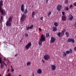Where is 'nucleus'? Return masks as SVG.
Returning a JSON list of instances; mask_svg holds the SVG:
<instances>
[{
  "mask_svg": "<svg viewBox=\"0 0 76 76\" xmlns=\"http://www.w3.org/2000/svg\"><path fill=\"white\" fill-rule=\"evenodd\" d=\"M69 50H67L66 52V53L69 54L70 53H72V50L71 49H69Z\"/></svg>",
  "mask_w": 76,
  "mask_h": 76,
  "instance_id": "nucleus-12",
  "label": "nucleus"
},
{
  "mask_svg": "<svg viewBox=\"0 0 76 76\" xmlns=\"http://www.w3.org/2000/svg\"><path fill=\"white\" fill-rule=\"evenodd\" d=\"M25 35L26 37H26H28V34H25Z\"/></svg>",
  "mask_w": 76,
  "mask_h": 76,
  "instance_id": "nucleus-30",
  "label": "nucleus"
},
{
  "mask_svg": "<svg viewBox=\"0 0 76 76\" xmlns=\"http://www.w3.org/2000/svg\"><path fill=\"white\" fill-rule=\"evenodd\" d=\"M25 14L23 15L21 17L20 22L21 23H23V21L25 20Z\"/></svg>",
  "mask_w": 76,
  "mask_h": 76,
  "instance_id": "nucleus-5",
  "label": "nucleus"
},
{
  "mask_svg": "<svg viewBox=\"0 0 76 76\" xmlns=\"http://www.w3.org/2000/svg\"><path fill=\"white\" fill-rule=\"evenodd\" d=\"M48 0H47V1H46V2L47 3H48Z\"/></svg>",
  "mask_w": 76,
  "mask_h": 76,
  "instance_id": "nucleus-47",
  "label": "nucleus"
},
{
  "mask_svg": "<svg viewBox=\"0 0 76 76\" xmlns=\"http://www.w3.org/2000/svg\"><path fill=\"white\" fill-rule=\"evenodd\" d=\"M72 5H70L69 7H70V8H72Z\"/></svg>",
  "mask_w": 76,
  "mask_h": 76,
  "instance_id": "nucleus-43",
  "label": "nucleus"
},
{
  "mask_svg": "<svg viewBox=\"0 0 76 76\" xmlns=\"http://www.w3.org/2000/svg\"><path fill=\"white\" fill-rule=\"evenodd\" d=\"M51 14V12H49L48 14V16Z\"/></svg>",
  "mask_w": 76,
  "mask_h": 76,
  "instance_id": "nucleus-36",
  "label": "nucleus"
},
{
  "mask_svg": "<svg viewBox=\"0 0 76 76\" xmlns=\"http://www.w3.org/2000/svg\"><path fill=\"white\" fill-rule=\"evenodd\" d=\"M39 45H42V41L40 40L39 42Z\"/></svg>",
  "mask_w": 76,
  "mask_h": 76,
  "instance_id": "nucleus-19",
  "label": "nucleus"
},
{
  "mask_svg": "<svg viewBox=\"0 0 76 76\" xmlns=\"http://www.w3.org/2000/svg\"><path fill=\"white\" fill-rule=\"evenodd\" d=\"M67 41H68V42H71V39H68Z\"/></svg>",
  "mask_w": 76,
  "mask_h": 76,
  "instance_id": "nucleus-26",
  "label": "nucleus"
},
{
  "mask_svg": "<svg viewBox=\"0 0 76 76\" xmlns=\"http://www.w3.org/2000/svg\"><path fill=\"white\" fill-rule=\"evenodd\" d=\"M21 10L22 12H23L25 10V6L23 4H22L21 5Z\"/></svg>",
  "mask_w": 76,
  "mask_h": 76,
  "instance_id": "nucleus-9",
  "label": "nucleus"
},
{
  "mask_svg": "<svg viewBox=\"0 0 76 76\" xmlns=\"http://www.w3.org/2000/svg\"><path fill=\"white\" fill-rule=\"evenodd\" d=\"M65 31H66V30L65 29H64L62 31V33L63 34H64V32H65Z\"/></svg>",
  "mask_w": 76,
  "mask_h": 76,
  "instance_id": "nucleus-27",
  "label": "nucleus"
},
{
  "mask_svg": "<svg viewBox=\"0 0 76 76\" xmlns=\"http://www.w3.org/2000/svg\"><path fill=\"white\" fill-rule=\"evenodd\" d=\"M54 25L56 26H58V23L57 22H55L54 23Z\"/></svg>",
  "mask_w": 76,
  "mask_h": 76,
  "instance_id": "nucleus-23",
  "label": "nucleus"
},
{
  "mask_svg": "<svg viewBox=\"0 0 76 76\" xmlns=\"http://www.w3.org/2000/svg\"><path fill=\"white\" fill-rule=\"evenodd\" d=\"M1 58L0 57V63L1 64H2V61H1Z\"/></svg>",
  "mask_w": 76,
  "mask_h": 76,
  "instance_id": "nucleus-37",
  "label": "nucleus"
},
{
  "mask_svg": "<svg viewBox=\"0 0 76 76\" xmlns=\"http://www.w3.org/2000/svg\"><path fill=\"white\" fill-rule=\"evenodd\" d=\"M65 10H66V11H67V10H69V7L67 6L66 7H65Z\"/></svg>",
  "mask_w": 76,
  "mask_h": 76,
  "instance_id": "nucleus-24",
  "label": "nucleus"
},
{
  "mask_svg": "<svg viewBox=\"0 0 76 76\" xmlns=\"http://www.w3.org/2000/svg\"><path fill=\"white\" fill-rule=\"evenodd\" d=\"M0 76H1V75H0Z\"/></svg>",
  "mask_w": 76,
  "mask_h": 76,
  "instance_id": "nucleus-56",
  "label": "nucleus"
},
{
  "mask_svg": "<svg viewBox=\"0 0 76 76\" xmlns=\"http://www.w3.org/2000/svg\"><path fill=\"white\" fill-rule=\"evenodd\" d=\"M62 14L63 15V16H64V12H62Z\"/></svg>",
  "mask_w": 76,
  "mask_h": 76,
  "instance_id": "nucleus-38",
  "label": "nucleus"
},
{
  "mask_svg": "<svg viewBox=\"0 0 76 76\" xmlns=\"http://www.w3.org/2000/svg\"><path fill=\"white\" fill-rule=\"evenodd\" d=\"M30 64H31V62L28 61L27 63V66H30Z\"/></svg>",
  "mask_w": 76,
  "mask_h": 76,
  "instance_id": "nucleus-20",
  "label": "nucleus"
},
{
  "mask_svg": "<svg viewBox=\"0 0 76 76\" xmlns=\"http://www.w3.org/2000/svg\"><path fill=\"white\" fill-rule=\"evenodd\" d=\"M50 58V56L46 54L44 56V58L46 60H48L49 58Z\"/></svg>",
  "mask_w": 76,
  "mask_h": 76,
  "instance_id": "nucleus-6",
  "label": "nucleus"
},
{
  "mask_svg": "<svg viewBox=\"0 0 76 76\" xmlns=\"http://www.w3.org/2000/svg\"><path fill=\"white\" fill-rule=\"evenodd\" d=\"M51 66L52 70H55L56 68V67L54 65H52Z\"/></svg>",
  "mask_w": 76,
  "mask_h": 76,
  "instance_id": "nucleus-13",
  "label": "nucleus"
},
{
  "mask_svg": "<svg viewBox=\"0 0 76 76\" xmlns=\"http://www.w3.org/2000/svg\"><path fill=\"white\" fill-rule=\"evenodd\" d=\"M62 7V6L60 5L58 6L57 7V9L58 10V11H60L61 10V9Z\"/></svg>",
  "mask_w": 76,
  "mask_h": 76,
  "instance_id": "nucleus-10",
  "label": "nucleus"
},
{
  "mask_svg": "<svg viewBox=\"0 0 76 76\" xmlns=\"http://www.w3.org/2000/svg\"><path fill=\"white\" fill-rule=\"evenodd\" d=\"M46 37H50V35L48 33H46Z\"/></svg>",
  "mask_w": 76,
  "mask_h": 76,
  "instance_id": "nucleus-25",
  "label": "nucleus"
},
{
  "mask_svg": "<svg viewBox=\"0 0 76 76\" xmlns=\"http://www.w3.org/2000/svg\"><path fill=\"white\" fill-rule=\"evenodd\" d=\"M68 3H69V1H68L67 0H66L65 1V3H66V4H67Z\"/></svg>",
  "mask_w": 76,
  "mask_h": 76,
  "instance_id": "nucleus-31",
  "label": "nucleus"
},
{
  "mask_svg": "<svg viewBox=\"0 0 76 76\" xmlns=\"http://www.w3.org/2000/svg\"><path fill=\"white\" fill-rule=\"evenodd\" d=\"M39 32H41V31H42V29H41V28H39Z\"/></svg>",
  "mask_w": 76,
  "mask_h": 76,
  "instance_id": "nucleus-32",
  "label": "nucleus"
},
{
  "mask_svg": "<svg viewBox=\"0 0 76 76\" xmlns=\"http://www.w3.org/2000/svg\"><path fill=\"white\" fill-rule=\"evenodd\" d=\"M1 20H3V16H1Z\"/></svg>",
  "mask_w": 76,
  "mask_h": 76,
  "instance_id": "nucleus-42",
  "label": "nucleus"
},
{
  "mask_svg": "<svg viewBox=\"0 0 76 76\" xmlns=\"http://www.w3.org/2000/svg\"><path fill=\"white\" fill-rule=\"evenodd\" d=\"M56 41V39H55V38L53 37H51L50 40V42L51 43L54 42V41Z\"/></svg>",
  "mask_w": 76,
  "mask_h": 76,
  "instance_id": "nucleus-8",
  "label": "nucleus"
},
{
  "mask_svg": "<svg viewBox=\"0 0 76 76\" xmlns=\"http://www.w3.org/2000/svg\"><path fill=\"white\" fill-rule=\"evenodd\" d=\"M26 13H27V9H26L25 11L24 12V14H26Z\"/></svg>",
  "mask_w": 76,
  "mask_h": 76,
  "instance_id": "nucleus-28",
  "label": "nucleus"
},
{
  "mask_svg": "<svg viewBox=\"0 0 76 76\" xmlns=\"http://www.w3.org/2000/svg\"><path fill=\"white\" fill-rule=\"evenodd\" d=\"M74 50L75 51H76V47H75L74 48Z\"/></svg>",
  "mask_w": 76,
  "mask_h": 76,
  "instance_id": "nucleus-45",
  "label": "nucleus"
},
{
  "mask_svg": "<svg viewBox=\"0 0 76 76\" xmlns=\"http://www.w3.org/2000/svg\"><path fill=\"white\" fill-rule=\"evenodd\" d=\"M4 60H6V59H4Z\"/></svg>",
  "mask_w": 76,
  "mask_h": 76,
  "instance_id": "nucleus-57",
  "label": "nucleus"
},
{
  "mask_svg": "<svg viewBox=\"0 0 76 76\" xmlns=\"http://www.w3.org/2000/svg\"><path fill=\"white\" fill-rule=\"evenodd\" d=\"M18 76H22V75H20Z\"/></svg>",
  "mask_w": 76,
  "mask_h": 76,
  "instance_id": "nucleus-53",
  "label": "nucleus"
},
{
  "mask_svg": "<svg viewBox=\"0 0 76 76\" xmlns=\"http://www.w3.org/2000/svg\"><path fill=\"white\" fill-rule=\"evenodd\" d=\"M11 69H12V68H13V67H12V66H11Z\"/></svg>",
  "mask_w": 76,
  "mask_h": 76,
  "instance_id": "nucleus-49",
  "label": "nucleus"
},
{
  "mask_svg": "<svg viewBox=\"0 0 76 76\" xmlns=\"http://www.w3.org/2000/svg\"><path fill=\"white\" fill-rule=\"evenodd\" d=\"M7 72H9V69H8L7 71Z\"/></svg>",
  "mask_w": 76,
  "mask_h": 76,
  "instance_id": "nucleus-50",
  "label": "nucleus"
},
{
  "mask_svg": "<svg viewBox=\"0 0 76 76\" xmlns=\"http://www.w3.org/2000/svg\"><path fill=\"white\" fill-rule=\"evenodd\" d=\"M0 22H1V21L0 19Z\"/></svg>",
  "mask_w": 76,
  "mask_h": 76,
  "instance_id": "nucleus-54",
  "label": "nucleus"
},
{
  "mask_svg": "<svg viewBox=\"0 0 76 76\" xmlns=\"http://www.w3.org/2000/svg\"><path fill=\"white\" fill-rule=\"evenodd\" d=\"M37 72L38 74H41V73H42V71L41 69H38L37 70Z\"/></svg>",
  "mask_w": 76,
  "mask_h": 76,
  "instance_id": "nucleus-14",
  "label": "nucleus"
},
{
  "mask_svg": "<svg viewBox=\"0 0 76 76\" xmlns=\"http://www.w3.org/2000/svg\"><path fill=\"white\" fill-rule=\"evenodd\" d=\"M65 35H66V37H68L69 36V33L67 32H66L65 33Z\"/></svg>",
  "mask_w": 76,
  "mask_h": 76,
  "instance_id": "nucleus-21",
  "label": "nucleus"
},
{
  "mask_svg": "<svg viewBox=\"0 0 76 76\" xmlns=\"http://www.w3.org/2000/svg\"><path fill=\"white\" fill-rule=\"evenodd\" d=\"M15 57H17L18 56V54H16L15 55Z\"/></svg>",
  "mask_w": 76,
  "mask_h": 76,
  "instance_id": "nucleus-44",
  "label": "nucleus"
},
{
  "mask_svg": "<svg viewBox=\"0 0 76 76\" xmlns=\"http://www.w3.org/2000/svg\"><path fill=\"white\" fill-rule=\"evenodd\" d=\"M4 64L6 66H7V65H6V63H4Z\"/></svg>",
  "mask_w": 76,
  "mask_h": 76,
  "instance_id": "nucleus-48",
  "label": "nucleus"
},
{
  "mask_svg": "<svg viewBox=\"0 0 76 76\" xmlns=\"http://www.w3.org/2000/svg\"><path fill=\"white\" fill-rule=\"evenodd\" d=\"M62 20H66V17L64 15H63L62 17Z\"/></svg>",
  "mask_w": 76,
  "mask_h": 76,
  "instance_id": "nucleus-15",
  "label": "nucleus"
},
{
  "mask_svg": "<svg viewBox=\"0 0 76 76\" xmlns=\"http://www.w3.org/2000/svg\"><path fill=\"white\" fill-rule=\"evenodd\" d=\"M31 15L32 17H33L32 18H34V16L35 15V12H33L32 13Z\"/></svg>",
  "mask_w": 76,
  "mask_h": 76,
  "instance_id": "nucleus-16",
  "label": "nucleus"
},
{
  "mask_svg": "<svg viewBox=\"0 0 76 76\" xmlns=\"http://www.w3.org/2000/svg\"><path fill=\"white\" fill-rule=\"evenodd\" d=\"M11 72H13L14 71V69H13V68L12 69H11Z\"/></svg>",
  "mask_w": 76,
  "mask_h": 76,
  "instance_id": "nucleus-41",
  "label": "nucleus"
},
{
  "mask_svg": "<svg viewBox=\"0 0 76 76\" xmlns=\"http://www.w3.org/2000/svg\"><path fill=\"white\" fill-rule=\"evenodd\" d=\"M43 18H44V17H41L40 18V20H43Z\"/></svg>",
  "mask_w": 76,
  "mask_h": 76,
  "instance_id": "nucleus-35",
  "label": "nucleus"
},
{
  "mask_svg": "<svg viewBox=\"0 0 76 76\" xmlns=\"http://www.w3.org/2000/svg\"><path fill=\"white\" fill-rule=\"evenodd\" d=\"M75 40L73 39H71V42H73V43H74L75 42Z\"/></svg>",
  "mask_w": 76,
  "mask_h": 76,
  "instance_id": "nucleus-22",
  "label": "nucleus"
},
{
  "mask_svg": "<svg viewBox=\"0 0 76 76\" xmlns=\"http://www.w3.org/2000/svg\"><path fill=\"white\" fill-rule=\"evenodd\" d=\"M68 19L69 20V21H71V20H72L73 19V17L72 16V15H70Z\"/></svg>",
  "mask_w": 76,
  "mask_h": 76,
  "instance_id": "nucleus-11",
  "label": "nucleus"
},
{
  "mask_svg": "<svg viewBox=\"0 0 76 76\" xmlns=\"http://www.w3.org/2000/svg\"><path fill=\"white\" fill-rule=\"evenodd\" d=\"M33 27H34V25H33V24H31L30 27H29V26H28V27L26 28V30L27 31H28L29 30V29H32Z\"/></svg>",
  "mask_w": 76,
  "mask_h": 76,
  "instance_id": "nucleus-7",
  "label": "nucleus"
},
{
  "mask_svg": "<svg viewBox=\"0 0 76 76\" xmlns=\"http://www.w3.org/2000/svg\"><path fill=\"white\" fill-rule=\"evenodd\" d=\"M3 6V1L2 0L0 1V12L2 15H6V12L5 10L2 9V7Z\"/></svg>",
  "mask_w": 76,
  "mask_h": 76,
  "instance_id": "nucleus-1",
  "label": "nucleus"
},
{
  "mask_svg": "<svg viewBox=\"0 0 76 76\" xmlns=\"http://www.w3.org/2000/svg\"><path fill=\"white\" fill-rule=\"evenodd\" d=\"M3 64H1V67L2 69H3Z\"/></svg>",
  "mask_w": 76,
  "mask_h": 76,
  "instance_id": "nucleus-29",
  "label": "nucleus"
},
{
  "mask_svg": "<svg viewBox=\"0 0 76 76\" xmlns=\"http://www.w3.org/2000/svg\"><path fill=\"white\" fill-rule=\"evenodd\" d=\"M73 5L74 6H76V2H75L73 4Z\"/></svg>",
  "mask_w": 76,
  "mask_h": 76,
  "instance_id": "nucleus-40",
  "label": "nucleus"
},
{
  "mask_svg": "<svg viewBox=\"0 0 76 76\" xmlns=\"http://www.w3.org/2000/svg\"><path fill=\"white\" fill-rule=\"evenodd\" d=\"M42 61L43 62V63H45V61H44V60H42Z\"/></svg>",
  "mask_w": 76,
  "mask_h": 76,
  "instance_id": "nucleus-46",
  "label": "nucleus"
},
{
  "mask_svg": "<svg viewBox=\"0 0 76 76\" xmlns=\"http://www.w3.org/2000/svg\"><path fill=\"white\" fill-rule=\"evenodd\" d=\"M40 41H41L42 42L45 41V35L42 34V35L41 38L40 39Z\"/></svg>",
  "mask_w": 76,
  "mask_h": 76,
  "instance_id": "nucleus-4",
  "label": "nucleus"
},
{
  "mask_svg": "<svg viewBox=\"0 0 76 76\" xmlns=\"http://www.w3.org/2000/svg\"><path fill=\"white\" fill-rule=\"evenodd\" d=\"M12 22V18L10 17L8 19V21H7L6 23V26H12V23L11 22Z\"/></svg>",
  "mask_w": 76,
  "mask_h": 76,
  "instance_id": "nucleus-2",
  "label": "nucleus"
},
{
  "mask_svg": "<svg viewBox=\"0 0 76 76\" xmlns=\"http://www.w3.org/2000/svg\"><path fill=\"white\" fill-rule=\"evenodd\" d=\"M58 35L59 37H60V32L58 33Z\"/></svg>",
  "mask_w": 76,
  "mask_h": 76,
  "instance_id": "nucleus-34",
  "label": "nucleus"
},
{
  "mask_svg": "<svg viewBox=\"0 0 76 76\" xmlns=\"http://www.w3.org/2000/svg\"><path fill=\"white\" fill-rule=\"evenodd\" d=\"M66 56H67V54H66V53H65V52H64L63 54V57H66Z\"/></svg>",
  "mask_w": 76,
  "mask_h": 76,
  "instance_id": "nucleus-18",
  "label": "nucleus"
},
{
  "mask_svg": "<svg viewBox=\"0 0 76 76\" xmlns=\"http://www.w3.org/2000/svg\"><path fill=\"white\" fill-rule=\"evenodd\" d=\"M6 76H12V75H10V73H9L8 74V75H6Z\"/></svg>",
  "mask_w": 76,
  "mask_h": 76,
  "instance_id": "nucleus-33",
  "label": "nucleus"
},
{
  "mask_svg": "<svg viewBox=\"0 0 76 76\" xmlns=\"http://www.w3.org/2000/svg\"><path fill=\"white\" fill-rule=\"evenodd\" d=\"M57 27H53V31H57Z\"/></svg>",
  "mask_w": 76,
  "mask_h": 76,
  "instance_id": "nucleus-17",
  "label": "nucleus"
},
{
  "mask_svg": "<svg viewBox=\"0 0 76 76\" xmlns=\"http://www.w3.org/2000/svg\"><path fill=\"white\" fill-rule=\"evenodd\" d=\"M23 39L22 38H21V40L22 41Z\"/></svg>",
  "mask_w": 76,
  "mask_h": 76,
  "instance_id": "nucleus-52",
  "label": "nucleus"
},
{
  "mask_svg": "<svg viewBox=\"0 0 76 76\" xmlns=\"http://www.w3.org/2000/svg\"><path fill=\"white\" fill-rule=\"evenodd\" d=\"M32 45V44L31 43V42H30L28 43L27 45H26L25 46V49L26 50H29V48H31V46Z\"/></svg>",
  "mask_w": 76,
  "mask_h": 76,
  "instance_id": "nucleus-3",
  "label": "nucleus"
},
{
  "mask_svg": "<svg viewBox=\"0 0 76 76\" xmlns=\"http://www.w3.org/2000/svg\"><path fill=\"white\" fill-rule=\"evenodd\" d=\"M22 40H20V42H22Z\"/></svg>",
  "mask_w": 76,
  "mask_h": 76,
  "instance_id": "nucleus-51",
  "label": "nucleus"
},
{
  "mask_svg": "<svg viewBox=\"0 0 76 76\" xmlns=\"http://www.w3.org/2000/svg\"><path fill=\"white\" fill-rule=\"evenodd\" d=\"M75 37L76 38V36H75Z\"/></svg>",
  "mask_w": 76,
  "mask_h": 76,
  "instance_id": "nucleus-58",
  "label": "nucleus"
},
{
  "mask_svg": "<svg viewBox=\"0 0 76 76\" xmlns=\"http://www.w3.org/2000/svg\"><path fill=\"white\" fill-rule=\"evenodd\" d=\"M1 29V28H0V31Z\"/></svg>",
  "mask_w": 76,
  "mask_h": 76,
  "instance_id": "nucleus-55",
  "label": "nucleus"
},
{
  "mask_svg": "<svg viewBox=\"0 0 76 76\" xmlns=\"http://www.w3.org/2000/svg\"><path fill=\"white\" fill-rule=\"evenodd\" d=\"M74 27H75V28H76V22L74 24Z\"/></svg>",
  "mask_w": 76,
  "mask_h": 76,
  "instance_id": "nucleus-39",
  "label": "nucleus"
}]
</instances>
